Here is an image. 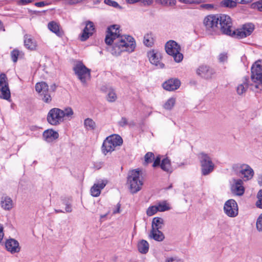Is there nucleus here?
Wrapping results in <instances>:
<instances>
[{
  "label": "nucleus",
  "mask_w": 262,
  "mask_h": 262,
  "mask_svg": "<svg viewBox=\"0 0 262 262\" xmlns=\"http://www.w3.org/2000/svg\"><path fill=\"white\" fill-rule=\"evenodd\" d=\"M42 101L47 103H50L52 101V97L49 93V91L47 93H45L40 95Z\"/></svg>",
  "instance_id": "37998d69"
},
{
  "label": "nucleus",
  "mask_w": 262,
  "mask_h": 262,
  "mask_svg": "<svg viewBox=\"0 0 262 262\" xmlns=\"http://www.w3.org/2000/svg\"><path fill=\"white\" fill-rule=\"evenodd\" d=\"M164 225V220L163 219L159 217H154L152 221L151 230H160Z\"/></svg>",
  "instance_id": "cd10ccee"
},
{
  "label": "nucleus",
  "mask_w": 262,
  "mask_h": 262,
  "mask_svg": "<svg viewBox=\"0 0 262 262\" xmlns=\"http://www.w3.org/2000/svg\"><path fill=\"white\" fill-rule=\"evenodd\" d=\"M214 73L212 69L205 65L201 66L196 70L197 74L205 79L211 78Z\"/></svg>",
  "instance_id": "6ab92c4d"
},
{
  "label": "nucleus",
  "mask_w": 262,
  "mask_h": 262,
  "mask_svg": "<svg viewBox=\"0 0 262 262\" xmlns=\"http://www.w3.org/2000/svg\"><path fill=\"white\" fill-rule=\"evenodd\" d=\"M257 198L258 199L256 202V206L259 208L262 209V190H260L257 194Z\"/></svg>",
  "instance_id": "c03bdc74"
},
{
  "label": "nucleus",
  "mask_w": 262,
  "mask_h": 262,
  "mask_svg": "<svg viewBox=\"0 0 262 262\" xmlns=\"http://www.w3.org/2000/svg\"><path fill=\"white\" fill-rule=\"evenodd\" d=\"M84 125L88 130H94L96 128V123L91 118H88L84 120Z\"/></svg>",
  "instance_id": "473e14b6"
},
{
  "label": "nucleus",
  "mask_w": 262,
  "mask_h": 262,
  "mask_svg": "<svg viewBox=\"0 0 262 262\" xmlns=\"http://www.w3.org/2000/svg\"><path fill=\"white\" fill-rule=\"evenodd\" d=\"M72 207L69 204H67L66 207V211L67 212H71L72 211Z\"/></svg>",
  "instance_id": "052dcab7"
},
{
  "label": "nucleus",
  "mask_w": 262,
  "mask_h": 262,
  "mask_svg": "<svg viewBox=\"0 0 262 262\" xmlns=\"http://www.w3.org/2000/svg\"><path fill=\"white\" fill-rule=\"evenodd\" d=\"M128 123L127 120L125 117H122L120 121L119 122V124L121 126H124L126 125Z\"/></svg>",
  "instance_id": "864d4df0"
},
{
  "label": "nucleus",
  "mask_w": 262,
  "mask_h": 262,
  "mask_svg": "<svg viewBox=\"0 0 262 262\" xmlns=\"http://www.w3.org/2000/svg\"><path fill=\"white\" fill-rule=\"evenodd\" d=\"M251 77L253 82L262 84V60L256 61L252 66Z\"/></svg>",
  "instance_id": "ddd939ff"
},
{
  "label": "nucleus",
  "mask_w": 262,
  "mask_h": 262,
  "mask_svg": "<svg viewBox=\"0 0 262 262\" xmlns=\"http://www.w3.org/2000/svg\"><path fill=\"white\" fill-rule=\"evenodd\" d=\"M214 6L213 4H202L200 6V8L203 9H206L208 10H212L214 8Z\"/></svg>",
  "instance_id": "3c124183"
},
{
  "label": "nucleus",
  "mask_w": 262,
  "mask_h": 262,
  "mask_svg": "<svg viewBox=\"0 0 262 262\" xmlns=\"http://www.w3.org/2000/svg\"><path fill=\"white\" fill-rule=\"evenodd\" d=\"M254 25L251 23L244 25L241 28L233 31L231 36L241 39L249 36L253 31Z\"/></svg>",
  "instance_id": "9b49d317"
},
{
  "label": "nucleus",
  "mask_w": 262,
  "mask_h": 262,
  "mask_svg": "<svg viewBox=\"0 0 262 262\" xmlns=\"http://www.w3.org/2000/svg\"><path fill=\"white\" fill-rule=\"evenodd\" d=\"M56 212H62V211L61 210H58V211L56 210Z\"/></svg>",
  "instance_id": "338daca9"
},
{
  "label": "nucleus",
  "mask_w": 262,
  "mask_h": 262,
  "mask_svg": "<svg viewBox=\"0 0 262 262\" xmlns=\"http://www.w3.org/2000/svg\"><path fill=\"white\" fill-rule=\"evenodd\" d=\"M228 56L226 53H221L219 55V60L221 62H224L227 60Z\"/></svg>",
  "instance_id": "603ef678"
},
{
  "label": "nucleus",
  "mask_w": 262,
  "mask_h": 262,
  "mask_svg": "<svg viewBox=\"0 0 262 262\" xmlns=\"http://www.w3.org/2000/svg\"><path fill=\"white\" fill-rule=\"evenodd\" d=\"M180 46L173 40H170L165 45L166 53L172 56L177 62L181 61L183 58V54L180 52Z\"/></svg>",
  "instance_id": "39448f33"
},
{
  "label": "nucleus",
  "mask_w": 262,
  "mask_h": 262,
  "mask_svg": "<svg viewBox=\"0 0 262 262\" xmlns=\"http://www.w3.org/2000/svg\"><path fill=\"white\" fill-rule=\"evenodd\" d=\"M233 181L234 183L231 187L232 193L236 195H242L245 192V188L243 186V181L241 179H234Z\"/></svg>",
  "instance_id": "aec40b11"
},
{
  "label": "nucleus",
  "mask_w": 262,
  "mask_h": 262,
  "mask_svg": "<svg viewBox=\"0 0 262 262\" xmlns=\"http://www.w3.org/2000/svg\"><path fill=\"white\" fill-rule=\"evenodd\" d=\"M127 183L133 193H137L141 189L143 183L141 171L139 169H133L128 172Z\"/></svg>",
  "instance_id": "f03ea898"
},
{
  "label": "nucleus",
  "mask_w": 262,
  "mask_h": 262,
  "mask_svg": "<svg viewBox=\"0 0 262 262\" xmlns=\"http://www.w3.org/2000/svg\"><path fill=\"white\" fill-rule=\"evenodd\" d=\"M95 31L94 23L91 21L86 23L85 27L80 36V40L85 41L92 36Z\"/></svg>",
  "instance_id": "a211bd4d"
},
{
  "label": "nucleus",
  "mask_w": 262,
  "mask_h": 262,
  "mask_svg": "<svg viewBox=\"0 0 262 262\" xmlns=\"http://www.w3.org/2000/svg\"><path fill=\"white\" fill-rule=\"evenodd\" d=\"M43 138L48 142H52L59 137L58 133L52 129H48L43 133Z\"/></svg>",
  "instance_id": "393cba45"
},
{
  "label": "nucleus",
  "mask_w": 262,
  "mask_h": 262,
  "mask_svg": "<svg viewBox=\"0 0 262 262\" xmlns=\"http://www.w3.org/2000/svg\"><path fill=\"white\" fill-rule=\"evenodd\" d=\"M224 210L226 214L229 217H235L238 214L237 204L233 199L229 200L226 202Z\"/></svg>",
  "instance_id": "2eb2a0df"
},
{
  "label": "nucleus",
  "mask_w": 262,
  "mask_h": 262,
  "mask_svg": "<svg viewBox=\"0 0 262 262\" xmlns=\"http://www.w3.org/2000/svg\"><path fill=\"white\" fill-rule=\"evenodd\" d=\"M48 28L58 36H61L63 35L62 31L60 29L58 24L55 21L50 22L48 24Z\"/></svg>",
  "instance_id": "c85d7f7f"
},
{
  "label": "nucleus",
  "mask_w": 262,
  "mask_h": 262,
  "mask_svg": "<svg viewBox=\"0 0 262 262\" xmlns=\"http://www.w3.org/2000/svg\"><path fill=\"white\" fill-rule=\"evenodd\" d=\"M161 158L160 155L157 156L154 161L152 167H156L160 166L163 170L167 172H171L172 169L170 159L166 157L161 161Z\"/></svg>",
  "instance_id": "4468645a"
},
{
  "label": "nucleus",
  "mask_w": 262,
  "mask_h": 262,
  "mask_svg": "<svg viewBox=\"0 0 262 262\" xmlns=\"http://www.w3.org/2000/svg\"><path fill=\"white\" fill-rule=\"evenodd\" d=\"M142 3L144 5H150L153 3V0H141Z\"/></svg>",
  "instance_id": "6e6d98bb"
},
{
  "label": "nucleus",
  "mask_w": 262,
  "mask_h": 262,
  "mask_svg": "<svg viewBox=\"0 0 262 262\" xmlns=\"http://www.w3.org/2000/svg\"><path fill=\"white\" fill-rule=\"evenodd\" d=\"M56 85L55 84H53L52 85H51L50 86V89L52 91H53V92L55 91L56 89Z\"/></svg>",
  "instance_id": "e2e57ef3"
},
{
  "label": "nucleus",
  "mask_w": 262,
  "mask_h": 262,
  "mask_svg": "<svg viewBox=\"0 0 262 262\" xmlns=\"http://www.w3.org/2000/svg\"><path fill=\"white\" fill-rule=\"evenodd\" d=\"M138 249L139 251L142 254H146L148 252L149 250V244L144 240H141L138 244Z\"/></svg>",
  "instance_id": "7c9ffc66"
},
{
  "label": "nucleus",
  "mask_w": 262,
  "mask_h": 262,
  "mask_svg": "<svg viewBox=\"0 0 262 262\" xmlns=\"http://www.w3.org/2000/svg\"><path fill=\"white\" fill-rule=\"evenodd\" d=\"M148 57L150 63L158 68L163 69L164 67V64L161 62V54L155 50H151L148 52Z\"/></svg>",
  "instance_id": "dca6fc26"
},
{
  "label": "nucleus",
  "mask_w": 262,
  "mask_h": 262,
  "mask_svg": "<svg viewBox=\"0 0 262 262\" xmlns=\"http://www.w3.org/2000/svg\"><path fill=\"white\" fill-rule=\"evenodd\" d=\"M1 204L2 207L6 210H11L13 206L12 199L8 196L3 197L1 201Z\"/></svg>",
  "instance_id": "a878e982"
},
{
  "label": "nucleus",
  "mask_w": 262,
  "mask_h": 262,
  "mask_svg": "<svg viewBox=\"0 0 262 262\" xmlns=\"http://www.w3.org/2000/svg\"><path fill=\"white\" fill-rule=\"evenodd\" d=\"M220 15L211 14L206 16L203 20L206 30L211 33L216 32L219 29V21Z\"/></svg>",
  "instance_id": "0eeeda50"
},
{
  "label": "nucleus",
  "mask_w": 262,
  "mask_h": 262,
  "mask_svg": "<svg viewBox=\"0 0 262 262\" xmlns=\"http://www.w3.org/2000/svg\"><path fill=\"white\" fill-rule=\"evenodd\" d=\"M256 226L257 230L259 232H262V213L257 219Z\"/></svg>",
  "instance_id": "de8ad7c7"
},
{
  "label": "nucleus",
  "mask_w": 262,
  "mask_h": 262,
  "mask_svg": "<svg viewBox=\"0 0 262 262\" xmlns=\"http://www.w3.org/2000/svg\"><path fill=\"white\" fill-rule=\"evenodd\" d=\"M20 55V52L18 50H13L11 52V59L14 62H16L18 59V56Z\"/></svg>",
  "instance_id": "49530a36"
},
{
  "label": "nucleus",
  "mask_w": 262,
  "mask_h": 262,
  "mask_svg": "<svg viewBox=\"0 0 262 262\" xmlns=\"http://www.w3.org/2000/svg\"><path fill=\"white\" fill-rule=\"evenodd\" d=\"M73 70L83 84H86V81L90 79L91 70L87 68L82 62H77L73 68Z\"/></svg>",
  "instance_id": "423d86ee"
},
{
  "label": "nucleus",
  "mask_w": 262,
  "mask_h": 262,
  "mask_svg": "<svg viewBox=\"0 0 262 262\" xmlns=\"http://www.w3.org/2000/svg\"><path fill=\"white\" fill-rule=\"evenodd\" d=\"M120 207H121V205L119 203H118L117 205V209L115 210H114L113 213L116 214V213H119L120 211Z\"/></svg>",
  "instance_id": "bf43d9fd"
},
{
  "label": "nucleus",
  "mask_w": 262,
  "mask_h": 262,
  "mask_svg": "<svg viewBox=\"0 0 262 262\" xmlns=\"http://www.w3.org/2000/svg\"><path fill=\"white\" fill-rule=\"evenodd\" d=\"M62 118L64 117L68 118H72V116L74 114V112L71 107H68L65 108L63 110H62Z\"/></svg>",
  "instance_id": "e433bc0d"
},
{
  "label": "nucleus",
  "mask_w": 262,
  "mask_h": 262,
  "mask_svg": "<svg viewBox=\"0 0 262 262\" xmlns=\"http://www.w3.org/2000/svg\"><path fill=\"white\" fill-rule=\"evenodd\" d=\"M156 2L165 6H172L176 4V0H156Z\"/></svg>",
  "instance_id": "4c0bfd02"
},
{
  "label": "nucleus",
  "mask_w": 262,
  "mask_h": 262,
  "mask_svg": "<svg viewBox=\"0 0 262 262\" xmlns=\"http://www.w3.org/2000/svg\"><path fill=\"white\" fill-rule=\"evenodd\" d=\"M219 24L221 32L230 36L232 32V22L230 16L225 14H220Z\"/></svg>",
  "instance_id": "6e6552de"
},
{
  "label": "nucleus",
  "mask_w": 262,
  "mask_h": 262,
  "mask_svg": "<svg viewBox=\"0 0 262 262\" xmlns=\"http://www.w3.org/2000/svg\"><path fill=\"white\" fill-rule=\"evenodd\" d=\"M179 2L185 4L199 5L206 2V0H179Z\"/></svg>",
  "instance_id": "a19ab883"
},
{
  "label": "nucleus",
  "mask_w": 262,
  "mask_h": 262,
  "mask_svg": "<svg viewBox=\"0 0 262 262\" xmlns=\"http://www.w3.org/2000/svg\"><path fill=\"white\" fill-rule=\"evenodd\" d=\"M222 7L226 8H234L236 6V2L233 0H224L222 1L221 3Z\"/></svg>",
  "instance_id": "72a5a7b5"
},
{
  "label": "nucleus",
  "mask_w": 262,
  "mask_h": 262,
  "mask_svg": "<svg viewBox=\"0 0 262 262\" xmlns=\"http://www.w3.org/2000/svg\"><path fill=\"white\" fill-rule=\"evenodd\" d=\"M165 262H178V260L173 258H168Z\"/></svg>",
  "instance_id": "680f3d73"
},
{
  "label": "nucleus",
  "mask_w": 262,
  "mask_h": 262,
  "mask_svg": "<svg viewBox=\"0 0 262 262\" xmlns=\"http://www.w3.org/2000/svg\"><path fill=\"white\" fill-rule=\"evenodd\" d=\"M157 207L158 211H165L170 209L169 205L165 202L159 203Z\"/></svg>",
  "instance_id": "79ce46f5"
},
{
  "label": "nucleus",
  "mask_w": 262,
  "mask_h": 262,
  "mask_svg": "<svg viewBox=\"0 0 262 262\" xmlns=\"http://www.w3.org/2000/svg\"><path fill=\"white\" fill-rule=\"evenodd\" d=\"M117 98V96L113 89H110L107 95V100L110 102H115Z\"/></svg>",
  "instance_id": "c9c22d12"
},
{
  "label": "nucleus",
  "mask_w": 262,
  "mask_h": 262,
  "mask_svg": "<svg viewBox=\"0 0 262 262\" xmlns=\"http://www.w3.org/2000/svg\"><path fill=\"white\" fill-rule=\"evenodd\" d=\"M249 88V78L248 77H244L242 79V82L239 83L236 87V92L238 95H242L246 93Z\"/></svg>",
  "instance_id": "5701e85b"
},
{
  "label": "nucleus",
  "mask_w": 262,
  "mask_h": 262,
  "mask_svg": "<svg viewBox=\"0 0 262 262\" xmlns=\"http://www.w3.org/2000/svg\"><path fill=\"white\" fill-rule=\"evenodd\" d=\"M154 38L151 33H147L144 37L143 43L147 47H151L154 43Z\"/></svg>",
  "instance_id": "2f4dec72"
},
{
  "label": "nucleus",
  "mask_w": 262,
  "mask_h": 262,
  "mask_svg": "<svg viewBox=\"0 0 262 262\" xmlns=\"http://www.w3.org/2000/svg\"><path fill=\"white\" fill-rule=\"evenodd\" d=\"M84 0H64V3L67 5H75L82 3Z\"/></svg>",
  "instance_id": "8fccbe9b"
},
{
  "label": "nucleus",
  "mask_w": 262,
  "mask_h": 262,
  "mask_svg": "<svg viewBox=\"0 0 262 262\" xmlns=\"http://www.w3.org/2000/svg\"><path fill=\"white\" fill-rule=\"evenodd\" d=\"M6 250L11 254L18 253L20 251V247L18 242L14 238H9L5 242Z\"/></svg>",
  "instance_id": "f3484780"
},
{
  "label": "nucleus",
  "mask_w": 262,
  "mask_h": 262,
  "mask_svg": "<svg viewBox=\"0 0 262 262\" xmlns=\"http://www.w3.org/2000/svg\"><path fill=\"white\" fill-rule=\"evenodd\" d=\"M176 100L173 98H169L164 104V107L166 110H171L174 106Z\"/></svg>",
  "instance_id": "ea45409f"
},
{
  "label": "nucleus",
  "mask_w": 262,
  "mask_h": 262,
  "mask_svg": "<svg viewBox=\"0 0 262 262\" xmlns=\"http://www.w3.org/2000/svg\"><path fill=\"white\" fill-rule=\"evenodd\" d=\"M250 8L252 9L262 12V0H258L255 2L252 3Z\"/></svg>",
  "instance_id": "58836bf2"
},
{
  "label": "nucleus",
  "mask_w": 262,
  "mask_h": 262,
  "mask_svg": "<svg viewBox=\"0 0 262 262\" xmlns=\"http://www.w3.org/2000/svg\"><path fill=\"white\" fill-rule=\"evenodd\" d=\"M149 237L158 242L163 241L165 238L164 234L160 230H151Z\"/></svg>",
  "instance_id": "bb28decb"
},
{
  "label": "nucleus",
  "mask_w": 262,
  "mask_h": 262,
  "mask_svg": "<svg viewBox=\"0 0 262 262\" xmlns=\"http://www.w3.org/2000/svg\"><path fill=\"white\" fill-rule=\"evenodd\" d=\"M24 45L28 49L34 50L37 47L36 41L30 35L26 34L24 36Z\"/></svg>",
  "instance_id": "b1692460"
},
{
  "label": "nucleus",
  "mask_w": 262,
  "mask_h": 262,
  "mask_svg": "<svg viewBox=\"0 0 262 262\" xmlns=\"http://www.w3.org/2000/svg\"><path fill=\"white\" fill-rule=\"evenodd\" d=\"M4 235V233L3 232V227L2 225H1L0 224V243H1V242L3 238Z\"/></svg>",
  "instance_id": "4d7b16f0"
},
{
  "label": "nucleus",
  "mask_w": 262,
  "mask_h": 262,
  "mask_svg": "<svg viewBox=\"0 0 262 262\" xmlns=\"http://www.w3.org/2000/svg\"><path fill=\"white\" fill-rule=\"evenodd\" d=\"M181 85L180 81L177 78H171L163 83V88L169 91L177 90Z\"/></svg>",
  "instance_id": "412c9836"
},
{
  "label": "nucleus",
  "mask_w": 262,
  "mask_h": 262,
  "mask_svg": "<svg viewBox=\"0 0 262 262\" xmlns=\"http://www.w3.org/2000/svg\"><path fill=\"white\" fill-rule=\"evenodd\" d=\"M11 97L10 91L7 81L6 75L4 73L0 74V98L9 100Z\"/></svg>",
  "instance_id": "f8f14e48"
},
{
  "label": "nucleus",
  "mask_w": 262,
  "mask_h": 262,
  "mask_svg": "<svg viewBox=\"0 0 262 262\" xmlns=\"http://www.w3.org/2000/svg\"><path fill=\"white\" fill-rule=\"evenodd\" d=\"M35 5L36 6L41 7L47 5V4L45 2H40L36 3Z\"/></svg>",
  "instance_id": "13d9d810"
},
{
  "label": "nucleus",
  "mask_w": 262,
  "mask_h": 262,
  "mask_svg": "<svg viewBox=\"0 0 262 262\" xmlns=\"http://www.w3.org/2000/svg\"><path fill=\"white\" fill-rule=\"evenodd\" d=\"M62 115V110L58 108H52L47 115V121L52 125H58L63 121Z\"/></svg>",
  "instance_id": "9d476101"
},
{
  "label": "nucleus",
  "mask_w": 262,
  "mask_h": 262,
  "mask_svg": "<svg viewBox=\"0 0 262 262\" xmlns=\"http://www.w3.org/2000/svg\"><path fill=\"white\" fill-rule=\"evenodd\" d=\"M104 3L107 5L112 6L114 8H118L120 7L119 4L117 2L112 1V0H104Z\"/></svg>",
  "instance_id": "09e8293b"
},
{
  "label": "nucleus",
  "mask_w": 262,
  "mask_h": 262,
  "mask_svg": "<svg viewBox=\"0 0 262 262\" xmlns=\"http://www.w3.org/2000/svg\"><path fill=\"white\" fill-rule=\"evenodd\" d=\"M35 90L41 95L45 93L48 92L49 86L45 82H38L35 85Z\"/></svg>",
  "instance_id": "c756f323"
},
{
  "label": "nucleus",
  "mask_w": 262,
  "mask_h": 262,
  "mask_svg": "<svg viewBox=\"0 0 262 262\" xmlns=\"http://www.w3.org/2000/svg\"><path fill=\"white\" fill-rule=\"evenodd\" d=\"M123 143L122 138L118 135H112L107 137L103 141L102 151L106 155L114 151L117 146H121Z\"/></svg>",
  "instance_id": "7ed1b4c3"
},
{
  "label": "nucleus",
  "mask_w": 262,
  "mask_h": 262,
  "mask_svg": "<svg viewBox=\"0 0 262 262\" xmlns=\"http://www.w3.org/2000/svg\"><path fill=\"white\" fill-rule=\"evenodd\" d=\"M258 183L260 186H262V176L259 178Z\"/></svg>",
  "instance_id": "69168bd1"
},
{
  "label": "nucleus",
  "mask_w": 262,
  "mask_h": 262,
  "mask_svg": "<svg viewBox=\"0 0 262 262\" xmlns=\"http://www.w3.org/2000/svg\"><path fill=\"white\" fill-rule=\"evenodd\" d=\"M107 183V181L103 180L97 184H94L91 189L92 195L95 197L98 196L101 193V190L104 188Z\"/></svg>",
  "instance_id": "4be33fe9"
},
{
  "label": "nucleus",
  "mask_w": 262,
  "mask_h": 262,
  "mask_svg": "<svg viewBox=\"0 0 262 262\" xmlns=\"http://www.w3.org/2000/svg\"><path fill=\"white\" fill-rule=\"evenodd\" d=\"M234 170L238 172L244 181L251 180L254 176V171L248 164H235L233 166Z\"/></svg>",
  "instance_id": "1a4fd4ad"
},
{
  "label": "nucleus",
  "mask_w": 262,
  "mask_h": 262,
  "mask_svg": "<svg viewBox=\"0 0 262 262\" xmlns=\"http://www.w3.org/2000/svg\"><path fill=\"white\" fill-rule=\"evenodd\" d=\"M32 0H19L17 2L18 5H25L31 3Z\"/></svg>",
  "instance_id": "5fc2aeb1"
},
{
  "label": "nucleus",
  "mask_w": 262,
  "mask_h": 262,
  "mask_svg": "<svg viewBox=\"0 0 262 262\" xmlns=\"http://www.w3.org/2000/svg\"><path fill=\"white\" fill-rule=\"evenodd\" d=\"M155 159L154 153L151 152H147L144 156V165H146L149 163H151L152 161H154Z\"/></svg>",
  "instance_id": "f704fd0d"
},
{
  "label": "nucleus",
  "mask_w": 262,
  "mask_h": 262,
  "mask_svg": "<svg viewBox=\"0 0 262 262\" xmlns=\"http://www.w3.org/2000/svg\"><path fill=\"white\" fill-rule=\"evenodd\" d=\"M199 158L203 175L207 176L213 171L214 164L212 162L211 158L207 154L202 152L199 154Z\"/></svg>",
  "instance_id": "20e7f679"
},
{
  "label": "nucleus",
  "mask_w": 262,
  "mask_h": 262,
  "mask_svg": "<svg viewBox=\"0 0 262 262\" xmlns=\"http://www.w3.org/2000/svg\"><path fill=\"white\" fill-rule=\"evenodd\" d=\"M105 42L108 45L114 42L111 50L113 55H119L122 52H132L136 47V42L133 37L129 35L121 36L119 26L114 25L107 28Z\"/></svg>",
  "instance_id": "f257e3e1"
},
{
  "label": "nucleus",
  "mask_w": 262,
  "mask_h": 262,
  "mask_svg": "<svg viewBox=\"0 0 262 262\" xmlns=\"http://www.w3.org/2000/svg\"><path fill=\"white\" fill-rule=\"evenodd\" d=\"M158 211V209H157V207L156 206H152L149 207L146 213L148 216H152L155 213H156Z\"/></svg>",
  "instance_id": "a18cd8bd"
},
{
  "label": "nucleus",
  "mask_w": 262,
  "mask_h": 262,
  "mask_svg": "<svg viewBox=\"0 0 262 262\" xmlns=\"http://www.w3.org/2000/svg\"><path fill=\"white\" fill-rule=\"evenodd\" d=\"M5 29L4 28V26H3V25L2 24V23L1 22V21H0V31H4Z\"/></svg>",
  "instance_id": "0e129e2a"
}]
</instances>
